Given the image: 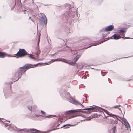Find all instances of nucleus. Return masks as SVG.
Wrapping results in <instances>:
<instances>
[{
  "label": "nucleus",
  "mask_w": 133,
  "mask_h": 133,
  "mask_svg": "<svg viewBox=\"0 0 133 133\" xmlns=\"http://www.w3.org/2000/svg\"><path fill=\"white\" fill-rule=\"evenodd\" d=\"M54 61H62L63 62L66 63H68V61L67 60H66L65 59H63V58H58L57 59H55L54 60Z\"/></svg>",
  "instance_id": "f8f14e48"
},
{
  "label": "nucleus",
  "mask_w": 133,
  "mask_h": 133,
  "mask_svg": "<svg viewBox=\"0 0 133 133\" xmlns=\"http://www.w3.org/2000/svg\"><path fill=\"white\" fill-rule=\"evenodd\" d=\"M112 37L115 40H118L121 38L120 36L117 34H114L113 35Z\"/></svg>",
  "instance_id": "9b49d317"
},
{
  "label": "nucleus",
  "mask_w": 133,
  "mask_h": 133,
  "mask_svg": "<svg viewBox=\"0 0 133 133\" xmlns=\"http://www.w3.org/2000/svg\"><path fill=\"white\" fill-rule=\"evenodd\" d=\"M112 132L113 133H115V131L116 130V127H114L112 129Z\"/></svg>",
  "instance_id": "dca6fc26"
},
{
  "label": "nucleus",
  "mask_w": 133,
  "mask_h": 133,
  "mask_svg": "<svg viewBox=\"0 0 133 133\" xmlns=\"http://www.w3.org/2000/svg\"><path fill=\"white\" fill-rule=\"evenodd\" d=\"M40 53V51L39 49V47L36 49L35 52V54L34 55L35 57L33 56L32 55H29V57L30 58L35 60H37L38 58L39 55Z\"/></svg>",
  "instance_id": "20e7f679"
},
{
  "label": "nucleus",
  "mask_w": 133,
  "mask_h": 133,
  "mask_svg": "<svg viewBox=\"0 0 133 133\" xmlns=\"http://www.w3.org/2000/svg\"><path fill=\"white\" fill-rule=\"evenodd\" d=\"M114 28V26L112 25H111L108 26L105 28V30L107 31L112 30Z\"/></svg>",
  "instance_id": "9d476101"
},
{
  "label": "nucleus",
  "mask_w": 133,
  "mask_h": 133,
  "mask_svg": "<svg viewBox=\"0 0 133 133\" xmlns=\"http://www.w3.org/2000/svg\"><path fill=\"white\" fill-rule=\"evenodd\" d=\"M80 57V56L79 55H77L75 58H74V59L73 61L74 62H72L70 64L72 65H74L76 63V62L77 61V60Z\"/></svg>",
  "instance_id": "6e6552de"
},
{
  "label": "nucleus",
  "mask_w": 133,
  "mask_h": 133,
  "mask_svg": "<svg viewBox=\"0 0 133 133\" xmlns=\"http://www.w3.org/2000/svg\"><path fill=\"white\" fill-rule=\"evenodd\" d=\"M70 102L76 105H82V104L79 102L73 99H72L71 101H70Z\"/></svg>",
  "instance_id": "0eeeda50"
},
{
  "label": "nucleus",
  "mask_w": 133,
  "mask_h": 133,
  "mask_svg": "<svg viewBox=\"0 0 133 133\" xmlns=\"http://www.w3.org/2000/svg\"><path fill=\"white\" fill-rule=\"evenodd\" d=\"M65 126H66V125H64L63 126V127H61V128H62V127H65Z\"/></svg>",
  "instance_id": "b1692460"
},
{
  "label": "nucleus",
  "mask_w": 133,
  "mask_h": 133,
  "mask_svg": "<svg viewBox=\"0 0 133 133\" xmlns=\"http://www.w3.org/2000/svg\"><path fill=\"white\" fill-rule=\"evenodd\" d=\"M101 110H102L103 111L105 112V113H106L107 114L109 115V116L112 117L114 118H115V117L116 118H117V116H116L109 112L107 110L103 109H101Z\"/></svg>",
  "instance_id": "39448f33"
},
{
  "label": "nucleus",
  "mask_w": 133,
  "mask_h": 133,
  "mask_svg": "<svg viewBox=\"0 0 133 133\" xmlns=\"http://www.w3.org/2000/svg\"><path fill=\"white\" fill-rule=\"evenodd\" d=\"M95 108V107H91V108H86L83 109L84 110L91 111L94 110Z\"/></svg>",
  "instance_id": "ddd939ff"
},
{
  "label": "nucleus",
  "mask_w": 133,
  "mask_h": 133,
  "mask_svg": "<svg viewBox=\"0 0 133 133\" xmlns=\"http://www.w3.org/2000/svg\"><path fill=\"white\" fill-rule=\"evenodd\" d=\"M125 34V33H121L120 34V35L123 36V37H122V38H124V37Z\"/></svg>",
  "instance_id": "a211bd4d"
},
{
  "label": "nucleus",
  "mask_w": 133,
  "mask_h": 133,
  "mask_svg": "<svg viewBox=\"0 0 133 133\" xmlns=\"http://www.w3.org/2000/svg\"><path fill=\"white\" fill-rule=\"evenodd\" d=\"M119 31L121 32V33H125L126 31L123 30H119Z\"/></svg>",
  "instance_id": "f3484780"
},
{
  "label": "nucleus",
  "mask_w": 133,
  "mask_h": 133,
  "mask_svg": "<svg viewBox=\"0 0 133 133\" xmlns=\"http://www.w3.org/2000/svg\"><path fill=\"white\" fill-rule=\"evenodd\" d=\"M44 19L45 20V23L46 24L47 23V18L45 16H44Z\"/></svg>",
  "instance_id": "6ab92c4d"
},
{
  "label": "nucleus",
  "mask_w": 133,
  "mask_h": 133,
  "mask_svg": "<svg viewBox=\"0 0 133 133\" xmlns=\"http://www.w3.org/2000/svg\"><path fill=\"white\" fill-rule=\"evenodd\" d=\"M121 106L120 105H116L114 106L113 108H118L119 110L121 111V109L119 107Z\"/></svg>",
  "instance_id": "2eb2a0df"
},
{
  "label": "nucleus",
  "mask_w": 133,
  "mask_h": 133,
  "mask_svg": "<svg viewBox=\"0 0 133 133\" xmlns=\"http://www.w3.org/2000/svg\"><path fill=\"white\" fill-rule=\"evenodd\" d=\"M77 115H75L73 116H72L71 117V118H73V117H76V116H77Z\"/></svg>",
  "instance_id": "5701e85b"
},
{
  "label": "nucleus",
  "mask_w": 133,
  "mask_h": 133,
  "mask_svg": "<svg viewBox=\"0 0 133 133\" xmlns=\"http://www.w3.org/2000/svg\"><path fill=\"white\" fill-rule=\"evenodd\" d=\"M39 41H40V39H39H39L38 40V45H39Z\"/></svg>",
  "instance_id": "4be33fe9"
},
{
  "label": "nucleus",
  "mask_w": 133,
  "mask_h": 133,
  "mask_svg": "<svg viewBox=\"0 0 133 133\" xmlns=\"http://www.w3.org/2000/svg\"><path fill=\"white\" fill-rule=\"evenodd\" d=\"M124 39H129L130 38H129V37H124L123 38Z\"/></svg>",
  "instance_id": "412c9836"
},
{
  "label": "nucleus",
  "mask_w": 133,
  "mask_h": 133,
  "mask_svg": "<svg viewBox=\"0 0 133 133\" xmlns=\"http://www.w3.org/2000/svg\"><path fill=\"white\" fill-rule=\"evenodd\" d=\"M124 122V125L126 126V127L127 128L128 130L129 128H130V125L129 123L127 121H125Z\"/></svg>",
  "instance_id": "4468645a"
},
{
  "label": "nucleus",
  "mask_w": 133,
  "mask_h": 133,
  "mask_svg": "<svg viewBox=\"0 0 133 133\" xmlns=\"http://www.w3.org/2000/svg\"><path fill=\"white\" fill-rule=\"evenodd\" d=\"M41 112L42 114V115H44L45 114V112L42 110L41 111Z\"/></svg>",
  "instance_id": "aec40b11"
},
{
  "label": "nucleus",
  "mask_w": 133,
  "mask_h": 133,
  "mask_svg": "<svg viewBox=\"0 0 133 133\" xmlns=\"http://www.w3.org/2000/svg\"><path fill=\"white\" fill-rule=\"evenodd\" d=\"M59 125H57V127H58V126H59Z\"/></svg>",
  "instance_id": "bb28decb"
},
{
  "label": "nucleus",
  "mask_w": 133,
  "mask_h": 133,
  "mask_svg": "<svg viewBox=\"0 0 133 133\" xmlns=\"http://www.w3.org/2000/svg\"><path fill=\"white\" fill-rule=\"evenodd\" d=\"M29 109L30 110H32V108H31V109L29 108Z\"/></svg>",
  "instance_id": "393cba45"
},
{
  "label": "nucleus",
  "mask_w": 133,
  "mask_h": 133,
  "mask_svg": "<svg viewBox=\"0 0 133 133\" xmlns=\"http://www.w3.org/2000/svg\"><path fill=\"white\" fill-rule=\"evenodd\" d=\"M7 56L8 57H12L10 55L6 54L5 52L0 51V58H4Z\"/></svg>",
  "instance_id": "423d86ee"
},
{
  "label": "nucleus",
  "mask_w": 133,
  "mask_h": 133,
  "mask_svg": "<svg viewBox=\"0 0 133 133\" xmlns=\"http://www.w3.org/2000/svg\"><path fill=\"white\" fill-rule=\"evenodd\" d=\"M81 110L80 109H78L76 110H71L68 111V114H70V115L73 114H76V112H80Z\"/></svg>",
  "instance_id": "1a4fd4ad"
},
{
  "label": "nucleus",
  "mask_w": 133,
  "mask_h": 133,
  "mask_svg": "<svg viewBox=\"0 0 133 133\" xmlns=\"http://www.w3.org/2000/svg\"><path fill=\"white\" fill-rule=\"evenodd\" d=\"M36 66V65H33L30 64H27L23 67H20L19 70L15 74L14 77V78H15V79L14 81H17L20 78L21 76L26 71L27 69L34 67Z\"/></svg>",
  "instance_id": "f257e3e1"
},
{
  "label": "nucleus",
  "mask_w": 133,
  "mask_h": 133,
  "mask_svg": "<svg viewBox=\"0 0 133 133\" xmlns=\"http://www.w3.org/2000/svg\"><path fill=\"white\" fill-rule=\"evenodd\" d=\"M57 129V128H54V129H53V130H56V129Z\"/></svg>",
  "instance_id": "a878e982"
},
{
  "label": "nucleus",
  "mask_w": 133,
  "mask_h": 133,
  "mask_svg": "<svg viewBox=\"0 0 133 133\" xmlns=\"http://www.w3.org/2000/svg\"><path fill=\"white\" fill-rule=\"evenodd\" d=\"M18 131L19 133H23V132L26 133H39V131L34 129H17V130Z\"/></svg>",
  "instance_id": "f03ea898"
},
{
  "label": "nucleus",
  "mask_w": 133,
  "mask_h": 133,
  "mask_svg": "<svg viewBox=\"0 0 133 133\" xmlns=\"http://www.w3.org/2000/svg\"><path fill=\"white\" fill-rule=\"evenodd\" d=\"M28 55V53L24 49H20L18 52L16 54H14V57L17 58L22 57L25 55Z\"/></svg>",
  "instance_id": "7ed1b4c3"
}]
</instances>
